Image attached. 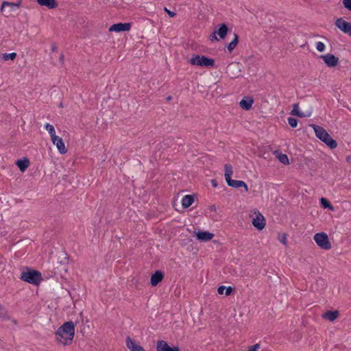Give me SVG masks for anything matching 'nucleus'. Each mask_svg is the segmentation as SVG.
Segmentation results:
<instances>
[{
	"instance_id": "f257e3e1",
	"label": "nucleus",
	"mask_w": 351,
	"mask_h": 351,
	"mask_svg": "<svg viewBox=\"0 0 351 351\" xmlns=\"http://www.w3.org/2000/svg\"><path fill=\"white\" fill-rule=\"evenodd\" d=\"M75 335L73 322H67L58 328L55 333L56 340L64 346L71 344Z\"/></svg>"
},
{
	"instance_id": "cd10ccee",
	"label": "nucleus",
	"mask_w": 351,
	"mask_h": 351,
	"mask_svg": "<svg viewBox=\"0 0 351 351\" xmlns=\"http://www.w3.org/2000/svg\"><path fill=\"white\" fill-rule=\"evenodd\" d=\"M16 57V53L15 52L10 53H3L2 54V60L4 61H7L9 60H14Z\"/></svg>"
},
{
	"instance_id": "dca6fc26",
	"label": "nucleus",
	"mask_w": 351,
	"mask_h": 351,
	"mask_svg": "<svg viewBox=\"0 0 351 351\" xmlns=\"http://www.w3.org/2000/svg\"><path fill=\"white\" fill-rule=\"evenodd\" d=\"M229 29L225 23H221L219 25V28L217 31V34L219 35L220 38L224 39L228 34Z\"/></svg>"
},
{
	"instance_id": "49530a36",
	"label": "nucleus",
	"mask_w": 351,
	"mask_h": 351,
	"mask_svg": "<svg viewBox=\"0 0 351 351\" xmlns=\"http://www.w3.org/2000/svg\"><path fill=\"white\" fill-rule=\"evenodd\" d=\"M171 99H172V97H171V96H168V97H167V101H170V100H171Z\"/></svg>"
},
{
	"instance_id": "c9c22d12",
	"label": "nucleus",
	"mask_w": 351,
	"mask_h": 351,
	"mask_svg": "<svg viewBox=\"0 0 351 351\" xmlns=\"http://www.w3.org/2000/svg\"><path fill=\"white\" fill-rule=\"evenodd\" d=\"M259 348H260V344L256 343L251 347H249L247 351H258V349H259Z\"/></svg>"
},
{
	"instance_id": "7ed1b4c3",
	"label": "nucleus",
	"mask_w": 351,
	"mask_h": 351,
	"mask_svg": "<svg viewBox=\"0 0 351 351\" xmlns=\"http://www.w3.org/2000/svg\"><path fill=\"white\" fill-rule=\"evenodd\" d=\"M22 280L32 284L34 285H38L43 280L41 273L37 270L27 268V271H24L21 274Z\"/></svg>"
},
{
	"instance_id": "58836bf2",
	"label": "nucleus",
	"mask_w": 351,
	"mask_h": 351,
	"mask_svg": "<svg viewBox=\"0 0 351 351\" xmlns=\"http://www.w3.org/2000/svg\"><path fill=\"white\" fill-rule=\"evenodd\" d=\"M165 10L167 12V14H169V16L173 17L174 16H176V13L175 12L167 10L166 8H165Z\"/></svg>"
},
{
	"instance_id": "ddd939ff",
	"label": "nucleus",
	"mask_w": 351,
	"mask_h": 351,
	"mask_svg": "<svg viewBox=\"0 0 351 351\" xmlns=\"http://www.w3.org/2000/svg\"><path fill=\"white\" fill-rule=\"evenodd\" d=\"M226 182L229 186H231V187H233L235 189L243 187L246 192H247L249 190L247 185L245 184V182H243L242 180H235L230 179V180L227 181Z\"/></svg>"
},
{
	"instance_id": "2f4dec72",
	"label": "nucleus",
	"mask_w": 351,
	"mask_h": 351,
	"mask_svg": "<svg viewBox=\"0 0 351 351\" xmlns=\"http://www.w3.org/2000/svg\"><path fill=\"white\" fill-rule=\"evenodd\" d=\"M299 112H300L299 104H298V103L297 104H294L293 106V109H292V110L291 112V114L296 116V114H298Z\"/></svg>"
},
{
	"instance_id": "39448f33",
	"label": "nucleus",
	"mask_w": 351,
	"mask_h": 351,
	"mask_svg": "<svg viewBox=\"0 0 351 351\" xmlns=\"http://www.w3.org/2000/svg\"><path fill=\"white\" fill-rule=\"evenodd\" d=\"M314 240L317 245L323 250H328L332 247L328 237L325 232L315 234L314 235Z\"/></svg>"
},
{
	"instance_id": "79ce46f5",
	"label": "nucleus",
	"mask_w": 351,
	"mask_h": 351,
	"mask_svg": "<svg viewBox=\"0 0 351 351\" xmlns=\"http://www.w3.org/2000/svg\"><path fill=\"white\" fill-rule=\"evenodd\" d=\"M211 183L213 187L217 186V182L215 180H212Z\"/></svg>"
},
{
	"instance_id": "f704fd0d",
	"label": "nucleus",
	"mask_w": 351,
	"mask_h": 351,
	"mask_svg": "<svg viewBox=\"0 0 351 351\" xmlns=\"http://www.w3.org/2000/svg\"><path fill=\"white\" fill-rule=\"evenodd\" d=\"M344 7L351 11V0H343Z\"/></svg>"
},
{
	"instance_id": "4c0bfd02",
	"label": "nucleus",
	"mask_w": 351,
	"mask_h": 351,
	"mask_svg": "<svg viewBox=\"0 0 351 351\" xmlns=\"http://www.w3.org/2000/svg\"><path fill=\"white\" fill-rule=\"evenodd\" d=\"M280 241L283 244L287 243V236L286 234H283L282 237L280 239Z\"/></svg>"
},
{
	"instance_id": "f3484780",
	"label": "nucleus",
	"mask_w": 351,
	"mask_h": 351,
	"mask_svg": "<svg viewBox=\"0 0 351 351\" xmlns=\"http://www.w3.org/2000/svg\"><path fill=\"white\" fill-rule=\"evenodd\" d=\"M254 103V100L251 98H245L241 99L239 103L241 108L243 110H248L251 108L252 104Z\"/></svg>"
},
{
	"instance_id": "a19ab883",
	"label": "nucleus",
	"mask_w": 351,
	"mask_h": 351,
	"mask_svg": "<svg viewBox=\"0 0 351 351\" xmlns=\"http://www.w3.org/2000/svg\"><path fill=\"white\" fill-rule=\"evenodd\" d=\"M57 51V46L55 43H53L51 46V51L55 52Z\"/></svg>"
},
{
	"instance_id": "412c9836",
	"label": "nucleus",
	"mask_w": 351,
	"mask_h": 351,
	"mask_svg": "<svg viewBox=\"0 0 351 351\" xmlns=\"http://www.w3.org/2000/svg\"><path fill=\"white\" fill-rule=\"evenodd\" d=\"M274 154L278 158L279 161L282 162L284 165H289V158L287 154H282V152L279 151L274 152Z\"/></svg>"
},
{
	"instance_id": "6e6552de",
	"label": "nucleus",
	"mask_w": 351,
	"mask_h": 351,
	"mask_svg": "<svg viewBox=\"0 0 351 351\" xmlns=\"http://www.w3.org/2000/svg\"><path fill=\"white\" fill-rule=\"evenodd\" d=\"M156 351H180L178 346L171 347L164 340H158L156 343Z\"/></svg>"
},
{
	"instance_id": "9d476101",
	"label": "nucleus",
	"mask_w": 351,
	"mask_h": 351,
	"mask_svg": "<svg viewBox=\"0 0 351 351\" xmlns=\"http://www.w3.org/2000/svg\"><path fill=\"white\" fill-rule=\"evenodd\" d=\"M130 28L131 23H119L111 25L110 27L109 28V31L116 32H126L129 31Z\"/></svg>"
},
{
	"instance_id": "6ab92c4d",
	"label": "nucleus",
	"mask_w": 351,
	"mask_h": 351,
	"mask_svg": "<svg viewBox=\"0 0 351 351\" xmlns=\"http://www.w3.org/2000/svg\"><path fill=\"white\" fill-rule=\"evenodd\" d=\"M16 165L19 168L20 171H25L29 165V161L27 158H25L22 160H18L16 162Z\"/></svg>"
},
{
	"instance_id": "aec40b11",
	"label": "nucleus",
	"mask_w": 351,
	"mask_h": 351,
	"mask_svg": "<svg viewBox=\"0 0 351 351\" xmlns=\"http://www.w3.org/2000/svg\"><path fill=\"white\" fill-rule=\"evenodd\" d=\"M339 314L338 311H328L323 315V317L332 322L337 318Z\"/></svg>"
},
{
	"instance_id": "b1692460",
	"label": "nucleus",
	"mask_w": 351,
	"mask_h": 351,
	"mask_svg": "<svg viewBox=\"0 0 351 351\" xmlns=\"http://www.w3.org/2000/svg\"><path fill=\"white\" fill-rule=\"evenodd\" d=\"M239 43V36L237 34H234V39L227 45V49L229 52L234 49Z\"/></svg>"
},
{
	"instance_id": "393cba45",
	"label": "nucleus",
	"mask_w": 351,
	"mask_h": 351,
	"mask_svg": "<svg viewBox=\"0 0 351 351\" xmlns=\"http://www.w3.org/2000/svg\"><path fill=\"white\" fill-rule=\"evenodd\" d=\"M20 5H21V1H19L17 3H12V2H8V1H3L2 3L1 10V12H4L5 8L6 6H9V7L11 8V9H13L15 7L19 8Z\"/></svg>"
},
{
	"instance_id": "c03bdc74",
	"label": "nucleus",
	"mask_w": 351,
	"mask_h": 351,
	"mask_svg": "<svg viewBox=\"0 0 351 351\" xmlns=\"http://www.w3.org/2000/svg\"><path fill=\"white\" fill-rule=\"evenodd\" d=\"M346 161L348 162H351V154L346 157Z\"/></svg>"
},
{
	"instance_id": "37998d69",
	"label": "nucleus",
	"mask_w": 351,
	"mask_h": 351,
	"mask_svg": "<svg viewBox=\"0 0 351 351\" xmlns=\"http://www.w3.org/2000/svg\"><path fill=\"white\" fill-rule=\"evenodd\" d=\"M64 54L63 53H61L60 56V61L61 62L62 64L64 63Z\"/></svg>"
},
{
	"instance_id": "72a5a7b5",
	"label": "nucleus",
	"mask_w": 351,
	"mask_h": 351,
	"mask_svg": "<svg viewBox=\"0 0 351 351\" xmlns=\"http://www.w3.org/2000/svg\"><path fill=\"white\" fill-rule=\"evenodd\" d=\"M0 317H2V318H6L7 317V311L1 304H0Z\"/></svg>"
},
{
	"instance_id": "a18cd8bd",
	"label": "nucleus",
	"mask_w": 351,
	"mask_h": 351,
	"mask_svg": "<svg viewBox=\"0 0 351 351\" xmlns=\"http://www.w3.org/2000/svg\"><path fill=\"white\" fill-rule=\"evenodd\" d=\"M138 348L136 351H145V350L143 347H138Z\"/></svg>"
},
{
	"instance_id": "4468645a",
	"label": "nucleus",
	"mask_w": 351,
	"mask_h": 351,
	"mask_svg": "<svg viewBox=\"0 0 351 351\" xmlns=\"http://www.w3.org/2000/svg\"><path fill=\"white\" fill-rule=\"evenodd\" d=\"M196 237L200 241H208L214 237V234L206 231H198Z\"/></svg>"
},
{
	"instance_id": "0eeeda50",
	"label": "nucleus",
	"mask_w": 351,
	"mask_h": 351,
	"mask_svg": "<svg viewBox=\"0 0 351 351\" xmlns=\"http://www.w3.org/2000/svg\"><path fill=\"white\" fill-rule=\"evenodd\" d=\"M328 67H335L339 63V58L332 53H327L326 55H321L319 56Z\"/></svg>"
},
{
	"instance_id": "bb28decb",
	"label": "nucleus",
	"mask_w": 351,
	"mask_h": 351,
	"mask_svg": "<svg viewBox=\"0 0 351 351\" xmlns=\"http://www.w3.org/2000/svg\"><path fill=\"white\" fill-rule=\"evenodd\" d=\"M320 204L324 208H329L330 210H334V207L331 203L325 197L320 199Z\"/></svg>"
},
{
	"instance_id": "a878e982",
	"label": "nucleus",
	"mask_w": 351,
	"mask_h": 351,
	"mask_svg": "<svg viewBox=\"0 0 351 351\" xmlns=\"http://www.w3.org/2000/svg\"><path fill=\"white\" fill-rule=\"evenodd\" d=\"M225 180L226 181L230 180L232 174V167L230 164L225 165Z\"/></svg>"
},
{
	"instance_id": "a211bd4d",
	"label": "nucleus",
	"mask_w": 351,
	"mask_h": 351,
	"mask_svg": "<svg viewBox=\"0 0 351 351\" xmlns=\"http://www.w3.org/2000/svg\"><path fill=\"white\" fill-rule=\"evenodd\" d=\"M194 202V197L193 195H184L182 199V205L184 208H187L190 206L192 205V204Z\"/></svg>"
},
{
	"instance_id": "20e7f679",
	"label": "nucleus",
	"mask_w": 351,
	"mask_h": 351,
	"mask_svg": "<svg viewBox=\"0 0 351 351\" xmlns=\"http://www.w3.org/2000/svg\"><path fill=\"white\" fill-rule=\"evenodd\" d=\"M189 62L202 67H214L215 64L214 59L200 55H193Z\"/></svg>"
},
{
	"instance_id": "4be33fe9",
	"label": "nucleus",
	"mask_w": 351,
	"mask_h": 351,
	"mask_svg": "<svg viewBox=\"0 0 351 351\" xmlns=\"http://www.w3.org/2000/svg\"><path fill=\"white\" fill-rule=\"evenodd\" d=\"M126 346L130 351H136L138 347H141L139 345L135 343L134 341L132 340L130 337L126 338Z\"/></svg>"
},
{
	"instance_id": "f03ea898",
	"label": "nucleus",
	"mask_w": 351,
	"mask_h": 351,
	"mask_svg": "<svg viewBox=\"0 0 351 351\" xmlns=\"http://www.w3.org/2000/svg\"><path fill=\"white\" fill-rule=\"evenodd\" d=\"M310 126L313 128L316 136L324 142L328 147L330 149H335L337 147V141L330 136L324 128L315 124H312Z\"/></svg>"
},
{
	"instance_id": "de8ad7c7",
	"label": "nucleus",
	"mask_w": 351,
	"mask_h": 351,
	"mask_svg": "<svg viewBox=\"0 0 351 351\" xmlns=\"http://www.w3.org/2000/svg\"><path fill=\"white\" fill-rule=\"evenodd\" d=\"M210 210H215V205H213L210 206Z\"/></svg>"
},
{
	"instance_id": "9b49d317",
	"label": "nucleus",
	"mask_w": 351,
	"mask_h": 351,
	"mask_svg": "<svg viewBox=\"0 0 351 351\" xmlns=\"http://www.w3.org/2000/svg\"><path fill=\"white\" fill-rule=\"evenodd\" d=\"M252 225L258 230H262L265 226V219L262 214L258 213L252 219Z\"/></svg>"
},
{
	"instance_id": "c756f323",
	"label": "nucleus",
	"mask_w": 351,
	"mask_h": 351,
	"mask_svg": "<svg viewBox=\"0 0 351 351\" xmlns=\"http://www.w3.org/2000/svg\"><path fill=\"white\" fill-rule=\"evenodd\" d=\"M173 141H174L173 138H167L163 141L162 143L165 147H169L172 146Z\"/></svg>"
},
{
	"instance_id": "2eb2a0df",
	"label": "nucleus",
	"mask_w": 351,
	"mask_h": 351,
	"mask_svg": "<svg viewBox=\"0 0 351 351\" xmlns=\"http://www.w3.org/2000/svg\"><path fill=\"white\" fill-rule=\"evenodd\" d=\"M37 2L41 6H45L49 9H53L58 6L56 0H37Z\"/></svg>"
},
{
	"instance_id": "473e14b6",
	"label": "nucleus",
	"mask_w": 351,
	"mask_h": 351,
	"mask_svg": "<svg viewBox=\"0 0 351 351\" xmlns=\"http://www.w3.org/2000/svg\"><path fill=\"white\" fill-rule=\"evenodd\" d=\"M316 49L318 51L322 52L325 49V45L322 42H317L316 43Z\"/></svg>"
},
{
	"instance_id": "ea45409f",
	"label": "nucleus",
	"mask_w": 351,
	"mask_h": 351,
	"mask_svg": "<svg viewBox=\"0 0 351 351\" xmlns=\"http://www.w3.org/2000/svg\"><path fill=\"white\" fill-rule=\"evenodd\" d=\"M297 117H301V118H303V117H306L307 115H306L304 112H299L298 114H296Z\"/></svg>"
},
{
	"instance_id": "7c9ffc66",
	"label": "nucleus",
	"mask_w": 351,
	"mask_h": 351,
	"mask_svg": "<svg viewBox=\"0 0 351 351\" xmlns=\"http://www.w3.org/2000/svg\"><path fill=\"white\" fill-rule=\"evenodd\" d=\"M288 123L292 128H296L298 125V119L293 117H289L288 118Z\"/></svg>"
},
{
	"instance_id": "e433bc0d",
	"label": "nucleus",
	"mask_w": 351,
	"mask_h": 351,
	"mask_svg": "<svg viewBox=\"0 0 351 351\" xmlns=\"http://www.w3.org/2000/svg\"><path fill=\"white\" fill-rule=\"evenodd\" d=\"M216 34H217V32L215 31L212 34L210 35L209 38H210V41L218 40Z\"/></svg>"
},
{
	"instance_id": "c85d7f7f",
	"label": "nucleus",
	"mask_w": 351,
	"mask_h": 351,
	"mask_svg": "<svg viewBox=\"0 0 351 351\" xmlns=\"http://www.w3.org/2000/svg\"><path fill=\"white\" fill-rule=\"evenodd\" d=\"M45 129L48 131L49 134H50L51 138L56 135V131L53 125L46 123L45 125Z\"/></svg>"
},
{
	"instance_id": "5701e85b",
	"label": "nucleus",
	"mask_w": 351,
	"mask_h": 351,
	"mask_svg": "<svg viewBox=\"0 0 351 351\" xmlns=\"http://www.w3.org/2000/svg\"><path fill=\"white\" fill-rule=\"evenodd\" d=\"M223 290H226L225 295H230L234 291V289L231 287L219 286L217 289V292L219 295L223 294Z\"/></svg>"
},
{
	"instance_id": "1a4fd4ad",
	"label": "nucleus",
	"mask_w": 351,
	"mask_h": 351,
	"mask_svg": "<svg viewBox=\"0 0 351 351\" xmlns=\"http://www.w3.org/2000/svg\"><path fill=\"white\" fill-rule=\"evenodd\" d=\"M51 141L53 145H55L61 154H64L66 153L67 149L65 147L64 143L62 139V138L58 136H53L51 137Z\"/></svg>"
},
{
	"instance_id": "423d86ee",
	"label": "nucleus",
	"mask_w": 351,
	"mask_h": 351,
	"mask_svg": "<svg viewBox=\"0 0 351 351\" xmlns=\"http://www.w3.org/2000/svg\"><path fill=\"white\" fill-rule=\"evenodd\" d=\"M335 24L341 31L351 37V23L345 21L342 18H339L335 21Z\"/></svg>"
},
{
	"instance_id": "f8f14e48",
	"label": "nucleus",
	"mask_w": 351,
	"mask_h": 351,
	"mask_svg": "<svg viewBox=\"0 0 351 351\" xmlns=\"http://www.w3.org/2000/svg\"><path fill=\"white\" fill-rule=\"evenodd\" d=\"M164 278L162 271L158 270L155 271L151 276L150 283L152 287H156Z\"/></svg>"
}]
</instances>
